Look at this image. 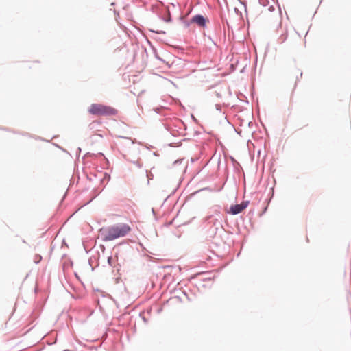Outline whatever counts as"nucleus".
<instances>
[{"instance_id":"nucleus-1","label":"nucleus","mask_w":351,"mask_h":351,"mask_svg":"<svg viewBox=\"0 0 351 351\" xmlns=\"http://www.w3.org/2000/svg\"><path fill=\"white\" fill-rule=\"evenodd\" d=\"M130 231L131 227L128 224L118 223L101 228L99 234L103 241H110L120 237H123Z\"/></svg>"},{"instance_id":"nucleus-2","label":"nucleus","mask_w":351,"mask_h":351,"mask_svg":"<svg viewBox=\"0 0 351 351\" xmlns=\"http://www.w3.org/2000/svg\"><path fill=\"white\" fill-rule=\"evenodd\" d=\"M89 114L95 116L112 117L117 114V110L114 108L102 104H92L88 108Z\"/></svg>"},{"instance_id":"nucleus-4","label":"nucleus","mask_w":351,"mask_h":351,"mask_svg":"<svg viewBox=\"0 0 351 351\" xmlns=\"http://www.w3.org/2000/svg\"><path fill=\"white\" fill-rule=\"evenodd\" d=\"M191 22L196 23L199 27H204L206 25V19L202 16V15H195L194 16L192 19Z\"/></svg>"},{"instance_id":"nucleus-5","label":"nucleus","mask_w":351,"mask_h":351,"mask_svg":"<svg viewBox=\"0 0 351 351\" xmlns=\"http://www.w3.org/2000/svg\"><path fill=\"white\" fill-rule=\"evenodd\" d=\"M286 39V37H285L282 40V42H284Z\"/></svg>"},{"instance_id":"nucleus-3","label":"nucleus","mask_w":351,"mask_h":351,"mask_svg":"<svg viewBox=\"0 0 351 351\" xmlns=\"http://www.w3.org/2000/svg\"><path fill=\"white\" fill-rule=\"evenodd\" d=\"M248 203L243 202L240 204H236L230 207V213L233 215H237L241 213L247 206Z\"/></svg>"}]
</instances>
